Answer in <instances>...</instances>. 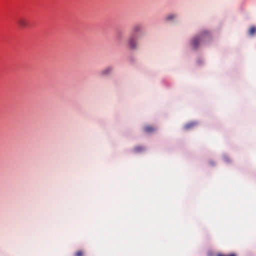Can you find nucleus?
Masks as SVG:
<instances>
[{"instance_id":"f257e3e1","label":"nucleus","mask_w":256,"mask_h":256,"mask_svg":"<svg viewBox=\"0 0 256 256\" xmlns=\"http://www.w3.org/2000/svg\"><path fill=\"white\" fill-rule=\"evenodd\" d=\"M208 35L209 32L207 30H204L200 34V36L194 37L192 39L191 42L193 48L194 49L197 48L198 47L199 44L200 42L202 40H203L204 38H205Z\"/></svg>"},{"instance_id":"f03ea898","label":"nucleus","mask_w":256,"mask_h":256,"mask_svg":"<svg viewBox=\"0 0 256 256\" xmlns=\"http://www.w3.org/2000/svg\"><path fill=\"white\" fill-rule=\"evenodd\" d=\"M128 46L132 49H136L138 46V42L134 36H130L128 39Z\"/></svg>"},{"instance_id":"7ed1b4c3","label":"nucleus","mask_w":256,"mask_h":256,"mask_svg":"<svg viewBox=\"0 0 256 256\" xmlns=\"http://www.w3.org/2000/svg\"><path fill=\"white\" fill-rule=\"evenodd\" d=\"M18 24L22 28H25L28 26L27 20L24 18H20L18 20Z\"/></svg>"},{"instance_id":"20e7f679","label":"nucleus","mask_w":256,"mask_h":256,"mask_svg":"<svg viewBox=\"0 0 256 256\" xmlns=\"http://www.w3.org/2000/svg\"><path fill=\"white\" fill-rule=\"evenodd\" d=\"M112 71V67L109 66V67L106 68L102 72V74L104 75V76L107 75V74H110Z\"/></svg>"},{"instance_id":"39448f33","label":"nucleus","mask_w":256,"mask_h":256,"mask_svg":"<svg viewBox=\"0 0 256 256\" xmlns=\"http://www.w3.org/2000/svg\"><path fill=\"white\" fill-rule=\"evenodd\" d=\"M198 126V124L196 122H192L188 123L186 126L185 128H192L194 127H196Z\"/></svg>"},{"instance_id":"423d86ee","label":"nucleus","mask_w":256,"mask_h":256,"mask_svg":"<svg viewBox=\"0 0 256 256\" xmlns=\"http://www.w3.org/2000/svg\"><path fill=\"white\" fill-rule=\"evenodd\" d=\"M176 16H177L176 14H169L168 16H166L165 18L166 20H172L175 18Z\"/></svg>"},{"instance_id":"0eeeda50","label":"nucleus","mask_w":256,"mask_h":256,"mask_svg":"<svg viewBox=\"0 0 256 256\" xmlns=\"http://www.w3.org/2000/svg\"><path fill=\"white\" fill-rule=\"evenodd\" d=\"M142 30V26L140 25L134 26L132 29V30L134 32H139Z\"/></svg>"},{"instance_id":"6e6552de","label":"nucleus","mask_w":256,"mask_h":256,"mask_svg":"<svg viewBox=\"0 0 256 256\" xmlns=\"http://www.w3.org/2000/svg\"><path fill=\"white\" fill-rule=\"evenodd\" d=\"M256 32V28L254 26H252L248 30V34L250 36H253Z\"/></svg>"},{"instance_id":"1a4fd4ad","label":"nucleus","mask_w":256,"mask_h":256,"mask_svg":"<svg viewBox=\"0 0 256 256\" xmlns=\"http://www.w3.org/2000/svg\"><path fill=\"white\" fill-rule=\"evenodd\" d=\"M143 150H144V147H143L142 146H136L134 149V151L136 152H140L142 151Z\"/></svg>"},{"instance_id":"9d476101","label":"nucleus","mask_w":256,"mask_h":256,"mask_svg":"<svg viewBox=\"0 0 256 256\" xmlns=\"http://www.w3.org/2000/svg\"><path fill=\"white\" fill-rule=\"evenodd\" d=\"M217 256H236L234 254H218Z\"/></svg>"},{"instance_id":"9b49d317","label":"nucleus","mask_w":256,"mask_h":256,"mask_svg":"<svg viewBox=\"0 0 256 256\" xmlns=\"http://www.w3.org/2000/svg\"><path fill=\"white\" fill-rule=\"evenodd\" d=\"M83 256V252L82 251L80 250L76 252L75 256Z\"/></svg>"},{"instance_id":"f8f14e48","label":"nucleus","mask_w":256,"mask_h":256,"mask_svg":"<svg viewBox=\"0 0 256 256\" xmlns=\"http://www.w3.org/2000/svg\"><path fill=\"white\" fill-rule=\"evenodd\" d=\"M146 132L147 133H150L151 132V131H152V130H154V129H150V128H148V129H146Z\"/></svg>"}]
</instances>
